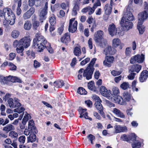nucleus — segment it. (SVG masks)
Segmentation results:
<instances>
[{
    "instance_id": "4be33fe9",
    "label": "nucleus",
    "mask_w": 148,
    "mask_h": 148,
    "mask_svg": "<svg viewBox=\"0 0 148 148\" xmlns=\"http://www.w3.org/2000/svg\"><path fill=\"white\" fill-rule=\"evenodd\" d=\"M112 112L118 117L121 118H125V116L124 114L119 110L116 108H113L111 111Z\"/></svg>"
},
{
    "instance_id": "79ce46f5",
    "label": "nucleus",
    "mask_w": 148,
    "mask_h": 148,
    "mask_svg": "<svg viewBox=\"0 0 148 148\" xmlns=\"http://www.w3.org/2000/svg\"><path fill=\"white\" fill-rule=\"evenodd\" d=\"M69 2H66V3H63L61 5V6L63 10L67 9V12H68L69 10Z\"/></svg>"
},
{
    "instance_id": "e2e57ef3",
    "label": "nucleus",
    "mask_w": 148,
    "mask_h": 148,
    "mask_svg": "<svg viewBox=\"0 0 148 148\" xmlns=\"http://www.w3.org/2000/svg\"><path fill=\"white\" fill-rule=\"evenodd\" d=\"M88 47L90 49H92L93 47V44L92 42V39L90 38L88 41Z\"/></svg>"
},
{
    "instance_id": "aec40b11",
    "label": "nucleus",
    "mask_w": 148,
    "mask_h": 148,
    "mask_svg": "<svg viewBox=\"0 0 148 148\" xmlns=\"http://www.w3.org/2000/svg\"><path fill=\"white\" fill-rule=\"evenodd\" d=\"M116 52V50L110 46H108L104 50L103 53L105 55L110 54L112 55Z\"/></svg>"
},
{
    "instance_id": "ddd939ff",
    "label": "nucleus",
    "mask_w": 148,
    "mask_h": 148,
    "mask_svg": "<svg viewBox=\"0 0 148 148\" xmlns=\"http://www.w3.org/2000/svg\"><path fill=\"white\" fill-rule=\"evenodd\" d=\"M10 94L9 93L7 94L4 97V99L5 101H7L8 105L9 107L11 108H14V99L10 97Z\"/></svg>"
},
{
    "instance_id": "49530a36",
    "label": "nucleus",
    "mask_w": 148,
    "mask_h": 148,
    "mask_svg": "<svg viewBox=\"0 0 148 148\" xmlns=\"http://www.w3.org/2000/svg\"><path fill=\"white\" fill-rule=\"evenodd\" d=\"M74 53L75 56H79L81 53L80 49L78 47H76L74 50Z\"/></svg>"
},
{
    "instance_id": "69168bd1",
    "label": "nucleus",
    "mask_w": 148,
    "mask_h": 148,
    "mask_svg": "<svg viewBox=\"0 0 148 148\" xmlns=\"http://www.w3.org/2000/svg\"><path fill=\"white\" fill-rule=\"evenodd\" d=\"M39 25V22L37 21H34L33 24V26L34 28L35 29H36Z\"/></svg>"
},
{
    "instance_id": "1a4fd4ad",
    "label": "nucleus",
    "mask_w": 148,
    "mask_h": 148,
    "mask_svg": "<svg viewBox=\"0 0 148 148\" xmlns=\"http://www.w3.org/2000/svg\"><path fill=\"white\" fill-rule=\"evenodd\" d=\"M120 24L124 30H127L132 28L133 26L132 23L126 20L124 17L122 18Z\"/></svg>"
},
{
    "instance_id": "72a5a7b5",
    "label": "nucleus",
    "mask_w": 148,
    "mask_h": 148,
    "mask_svg": "<svg viewBox=\"0 0 148 148\" xmlns=\"http://www.w3.org/2000/svg\"><path fill=\"white\" fill-rule=\"evenodd\" d=\"M126 15L123 17H125V20L127 21V20L129 21H132L134 19V17L131 12H127Z\"/></svg>"
},
{
    "instance_id": "a878e982",
    "label": "nucleus",
    "mask_w": 148,
    "mask_h": 148,
    "mask_svg": "<svg viewBox=\"0 0 148 148\" xmlns=\"http://www.w3.org/2000/svg\"><path fill=\"white\" fill-rule=\"evenodd\" d=\"M112 6L108 4H106L104 6V10L105 13L107 15H110L111 13Z\"/></svg>"
},
{
    "instance_id": "8fccbe9b",
    "label": "nucleus",
    "mask_w": 148,
    "mask_h": 148,
    "mask_svg": "<svg viewBox=\"0 0 148 148\" xmlns=\"http://www.w3.org/2000/svg\"><path fill=\"white\" fill-rule=\"evenodd\" d=\"M49 21L51 26H53L56 23V18L54 16H51L49 18Z\"/></svg>"
},
{
    "instance_id": "864d4df0",
    "label": "nucleus",
    "mask_w": 148,
    "mask_h": 148,
    "mask_svg": "<svg viewBox=\"0 0 148 148\" xmlns=\"http://www.w3.org/2000/svg\"><path fill=\"white\" fill-rule=\"evenodd\" d=\"M132 49L131 47H127L125 50V55L127 56H130L131 53Z\"/></svg>"
},
{
    "instance_id": "603ef678",
    "label": "nucleus",
    "mask_w": 148,
    "mask_h": 148,
    "mask_svg": "<svg viewBox=\"0 0 148 148\" xmlns=\"http://www.w3.org/2000/svg\"><path fill=\"white\" fill-rule=\"evenodd\" d=\"M132 1H131V3L129 4L128 6L126 8V12L132 13V12L133 11V7L132 4Z\"/></svg>"
},
{
    "instance_id": "a211bd4d",
    "label": "nucleus",
    "mask_w": 148,
    "mask_h": 148,
    "mask_svg": "<svg viewBox=\"0 0 148 148\" xmlns=\"http://www.w3.org/2000/svg\"><path fill=\"white\" fill-rule=\"evenodd\" d=\"M114 127V132L116 133L126 132L127 130V128L125 126L122 127L120 125H116Z\"/></svg>"
},
{
    "instance_id": "7ed1b4c3",
    "label": "nucleus",
    "mask_w": 148,
    "mask_h": 148,
    "mask_svg": "<svg viewBox=\"0 0 148 148\" xmlns=\"http://www.w3.org/2000/svg\"><path fill=\"white\" fill-rule=\"evenodd\" d=\"M96 58H94L92 59L86 69L84 71L83 73V76L85 77L87 79H89L91 78L94 69L93 68V65L95 63Z\"/></svg>"
},
{
    "instance_id": "9b49d317",
    "label": "nucleus",
    "mask_w": 148,
    "mask_h": 148,
    "mask_svg": "<svg viewBox=\"0 0 148 148\" xmlns=\"http://www.w3.org/2000/svg\"><path fill=\"white\" fill-rule=\"evenodd\" d=\"M138 22L140 23H143V21L148 18V12L146 10H144L143 11L139 13L138 14Z\"/></svg>"
},
{
    "instance_id": "f03ea898",
    "label": "nucleus",
    "mask_w": 148,
    "mask_h": 148,
    "mask_svg": "<svg viewBox=\"0 0 148 148\" xmlns=\"http://www.w3.org/2000/svg\"><path fill=\"white\" fill-rule=\"evenodd\" d=\"M0 16L4 17L10 25H13L15 22V15L10 8H4L2 11H0Z\"/></svg>"
},
{
    "instance_id": "f8f14e48",
    "label": "nucleus",
    "mask_w": 148,
    "mask_h": 148,
    "mask_svg": "<svg viewBox=\"0 0 148 148\" xmlns=\"http://www.w3.org/2000/svg\"><path fill=\"white\" fill-rule=\"evenodd\" d=\"M109 99L112 101L121 105H124L126 103L122 98L119 95H117L116 96H111Z\"/></svg>"
},
{
    "instance_id": "4468645a",
    "label": "nucleus",
    "mask_w": 148,
    "mask_h": 148,
    "mask_svg": "<svg viewBox=\"0 0 148 148\" xmlns=\"http://www.w3.org/2000/svg\"><path fill=\"white\" fill-rule=\"evenodd\" d=\"M4 83H7L9 82H21V81L19 78L16 77H13L11 75L8 76L4 77Z\"/></svg>"
},
{
    "instance_id": "c9c22d12",
    "label": "nucleus",
    "mask_w": 148,
    "mask_h": 148,
    "mask_svg": "<svg viewBox=\"0 0 148 148\" xmlns=\"http://www.w3.org/2000/svg\"><path fill=\"white\" fill-rule=\"evenodd\" d=\"M32 27L31 22L28 21H26L24 25V29L27 30H30Z\"/></svg>"
},
{
    "instance_id": "338daca9",
    "label": "nucleus",
    "mask_w": 148,
    "mask_h": 148,
    "mask_svg": "<svg viewBox=\"0 0 148 148\" xmlns=\"http://www.w3.org/2000/svg\"><path fill=\"white\" fill-rule=\"evenodd\" d=\"M90 60V59L89 58H87L84 60L82 61L80 63L81 65H84L88 62Z\"/></svg>"
},
{
    "instance_id": "9d476101",
    "label": "nucleus",
    "mask_w": 148,
    "mask_h": 148,
    "mask_svg": "<svg viewBox=\"0 0 148 148\" xmlns=\"http://www.w3.org/2000/svg\"><path fill=\"white\" fill-rule=\"evenodd\" d=\"M100 92L102 95L107 97L110 99L111 96H112L110 90H107V88L103 86H101L100 88Z\"/></svg>"
},
{
    "instance_id": "3c124183",
    "label": "nucleus",
    "mask_w": 148,
    "mask_h": 148,
    "mask_svg": "<svg viewBox=\"0 0 148 148\" xmlns=\"http://www.w3.org/2000/svg\"><path fill=\"white\" fill-rule=\"evenodd\" d=\"M9 136L12 138H17L18 136V134L16 132L12 131L9 132Z\"/></svg>"
},
{
    "instance_id": "423d86ee",
    "label": "nucleus",
    "mask_w": 148,
    "mask_h": 148,
    "mask_svg": "<svg viewBox=\"0 0 148 148\" xmlns=\"http://www.w3.org/2000/svg\"><path fill=\"white\" fill-rule=\"evenodd\" d=\"M103 32L101 30L97 31L94 34V39L96 42L100 43L101 45H105L106 43V40L103 38Z\"/></svg>"
},
{
    "instance_id": "052dcab7",
    "label": "nucleus",
    "mask_w": 148,
    "mask_h": 148,
    "mask_svg": "<svg viewBox=\"0 0 148 148\" xmlns=\"http://www.w3.org/2000/svg\"><path fill=\"white\" fill-rule=\"evenodd\" d=\"M121 138L123 141H129V138L125 134H123L121 137Z\"/></svg>"
},
{
    "instance_id": "20e7f679",
    "label": "nucleus",
    "mask_w": 148,
    "mask_h": 148,
    "mask_svg": "<svg viewBox=\"0 0 148 148\" xmlns=\"http://www.w3.org/2000/svg\"><path fill=\"white\" fill-rule=\"evenodd\" d=\"M31 41L29 36H26L20 40L19 41L15 40L13 42V46L14 47L21 46H23V47L27 48L29 46Z\"/></svg>"
},
{
    "instance_id": "a18cd8bd",
    "label": "nucleus",
    "mask_w": 148,
    "mask_h": 148,
    "mask_svg": "<svg viewBox=\"0 0 148 148\" xmlns=\"http://www.w3.org/2000/svg\"><path fill=\"white\" fill-rule=\"evenodd\" d=\"M141 145V143L138 141H136L132 144V148H140Z\"/></svg>"
},
{
    "instance_id": "ea45409f",
    "label": "nucleus",
    "mask_w": 148,
    "mask_h": 148,
    "mask_svg": "<svg viewBox=\"0 0 148 148\" xmlns=\"http://www.w3.org/2000/svg\"><path fill=\"white\" fill-rule=\"evenodd\" d=\"M20 34V32L17 30H13L11 34L12 37L14 38H16L18 37Z\"/></svg>"
},
{
    "instance_id": "bf43d9fd",
    "label": "nucleus",
    "mask_w": 148,
    "mask_h": 148,
    "mask_svg": "<svg viewBox=\"0 0 148 148\" xmlns=\"http://www.w3.org/2000/svg\"><path fill=\"white\" fill-rule=\"evenodd\" d=\"M101 5V3L100 0H97L96 1L94 4L93 8L95 10L98 6H100Z\"/></svg>"
},
{
    "instance_id": "2eb2a0df",
    "label": "nucleus",
    "mask_w": 148,
    "mask_h": 148,
    "mask_svg": "<svg viewBox=\"0 0 148 148\" xmlns=\"http://www.w3.org/2000/svg\"><path fill=\"white\" fill-rule=\"evenodd\" d=\"M108 31L112 36L117 35V29L114 24L112 23L109 25L108 28Z\"/></svg>"
},
{
    "instance_id": "f3484780",
    "label": "nucleus",
    "mask_w": 148,
    "mask_h": 148,
    "mask_svg": "<svg viewBox=\"0 0 148 148\" xmlns=\"http://www.w3.org/2000/svg\"><path fill=\"white\" fill-rule=\"evenodd\" d=\"M114 60V57L111 56H107L105 57V60L103 62V64L108 67L111 66V64L112 63Z\"/></svg>"
},
{
    "instance_id": "e433bc0d",
    "label": "nucleus",
    "mask_w": 148,
    "mask_h": 148,
    "mask_svg": "<svg viewBox=\"0 0 148 148\" xmlns=\"http://www.w3.org/2000/svg\"><path fill=\"white\" fill-rule=\"evenodd\" d=\"M31 118V116L29 114L26 112L24 114L23 118V119L22 123L24 124H26L29 119Z\"/></svg>"
},
{
    "instance_id": "6e6552de",
    "label": "nucleus",
    "mask_w": 148,
    "mask_h": 148,
    "mask_svg": "<svg viewBox=\"0 0 148 148\" xmlns=\"http://www.w3.org/2000/svg\"><path fill=\"white\" fill-rule=\"evenodd\" d=\"M145 56L143 54H137L132 57L130 60V63L133 64L136 62L142 63L144 60Z\"/></svg>"
},
{
    "instance_id": "13d9d810",
    "label": "nucleus",
    "mask_w": 148,
    "mask_h": 148,
    "mask_svg": "<svg viewBox=\"0 0 148 148\" xmlns=\"http://www.w3.org/2000/svg\"><path fill=\"white\" fill-rule=\"evenodd\" d=\"M129 141L131 140L134 141L136 140V136L134 133H132L129 136Z\"/></svg>"
},
{
    "instance_id": "2f4dec72",
    "label": "nucleus",
    "mask_w": 148,
    "mask_h": 148,
    "mask_svg": "<svg viewBox=\"0 0 148 148\" xmlns=\"http://www.w3.org/2000/svg\"><path fill=\"white\" fill-rule=\"evenodd\" d=\"M16 1L17 3V7L16 9V14L17 15H20L21 13V10L20 7L21 6V0H16Z\"/></svg>"
},
{
    "instance_id": "c03bdc74",
    "label": "nucleus",
    "mask_w": 148,
    "mask_h": 148,
    "mask_svg": "<svg viewBox=\"0 0 148 148\" xmlns=\"http://www.w3.org/2000/svg\"><path fill=\"white\" fill-rule=\"evenodd\" d=\"M112 90L113 94L112 96L119 95V93L120 92L119 89L117 87H113L112 88Z\"/></svg>"
},
{
    "instance_id": "bb28decb",
    "label": "nucleus",
    "mask_w": 148,
    "mask_h": 148,
    "mask_svg": "<svg viewBox=\"0 0 148 148\" xmlns=\"http://www.w3.org/2000/svg\"><path fill=\"white\" fill-rule=\"evenodd\" d=\"M79 9V3L76 2L74 4V6L72 10V15L73 16L76 15Z\"/></svg>"
},
{
    "instance_id": "774afa93",
    "label": "nucleus",
    "mask_w": 148,
    "mask_h": 148,
    "mask_svg": "<svg viewBox=\"0 0 148 148\" xmlns=\"http://www.w3.org/2000/svg\"><path fill=\"white\" fill-rule=\"evenodd\" d=\"M111 73L112 75L114 76L119 75L121 73L120 71H116L114 70L112 71Z\"/></svg>"
},
{
    "instance_id": "4d7b16f0",
    "label": "nucleus",
    "mask_w": 148,
    "mask_h": 148,
    "mask_svg": "<svg viewBox=\"0 0 148 148\" xmlns=\"http://www.w3.org/2000/svg\"><path fill=\"white\" fill-rule=\"evenodd\" d=\"M8 66L10 67V70L12 71L16 70V66L13 63L10 62L9 63Z\"/></svg>"
},
{
    "instance_id": "a19ab883",
    "label": "nucleus",
    "mask_w": 148,
    "mask_h": 148,
    "mask_svg": "<svg viewBox=\"0 0 148 148\" xmlns=\"http://www.w3.org/2000/svg\"><path fill=\"white\" fill-rule=\"evenodd\" d=\"M54 86L56 88L61 87L64 85V82L62 80H60L57 82H54Z\"/></svg>"
},
{
    "instance_id": "6ab92c4d",
    "label": "nucleus",
    "mask_w": 148,
    "mask_h": 148,
    "mask_svg": "<svg viewBox=\"0 0 148 148\" xmlns=\"http://www.w3.org/2000/svg\"><path fill=\"white\" fill-rule=\"evenodd\" d=\"M47 13V10L42 8L40 9L39 11V15L40 17V21L41 22H42L46 18V16Z\"/></svg>"
},
{
    "instance_id": "f704fd0d",
    "label": "nucleus",
    "mask_w": 148,
    "mask_h": 148,
    "mask_svg": "<svg viewBox=\"0 0 148 148\" xmlns=\"http://www.w3.org/2000/svg\"><path fill=\"white\" fill-rule=\"evenodd\" d=\"M95 10L92 8H91L90 6H88L85 8L83 9V11L84 12H88V14L89 15L91 14L94 12Z\"/></svg>"
},
{
    "instance_id": "5701e85b",
    "label": "nucleus",
    "mask_w": 148,
    "mask_h": 148,
    "mask_svg": "<svg viewBox=\"0 0 148 148\" xmlns=\"http://www.w3.org/2000/svg\"><path fill=\"white\" fill-rule=\"evenodd\" d=\"M28 128L31 130V132L37 133L38 132L36 127L34 125V121L32 120L29 121Z\"/></svg>"
},
{
    "instance_id": "cd10ccee",
    "label": "nucleus",
    "mask_w": 148,
    "mask_h": 148,
    "mask_svg": "<svg viewBox=\"0 0 148 148\" xmlns=\"http://www.w3.org/2000/svg\"><path fill=\"white\" fill-rule=\"evenodd\" d=\"M142 66L138 64L133 65L132 66L130 69L132 72H136L138 73L141 70Z\"/></svg>"
},
{
    "instance_id": "393cba45",
    "label": "nucleus",
    "mask_w": 148,
    "mask_h": 148,
    "mask_svg": "<svg viewBox=\"0 0 148 148\" xmlns=\"http://www.w3.org/2000/svg\"><path fill=\"white\" fill-rule=\"evenodd\" d=\"M61 41L65 44L69 42L71 40L69 34L68 33H65L63 36L61 38Z\"/></svg>"
},
{
    "instance_id": "58836bf2",
    "label": "nucleus",
    "mask_w": 148,
    "mask_h": 148,
    "mask_svg": "<svg viewBox=\"0 0 148 148\" xmlns=\"http://www.w3.org/2000/svg\"><path fill=\"white\" fill-rule=\"evenodd\" d=\"M143 23H138L137 25V28L140 34H143L145 31V27L143 25H142Z\"/></svg>"
},
{
    "instance_id": "680f3d73",
    "label": "nucleus",
    "mask_w": 148,
    "mask_h": 148,
    "mask_svg": "<svg viewBox=\"0 0 148 148\" xmlns=\"http://www.w3.org/2000/svg\"><path fill=\"white\" fill-rule=\"evenodd\" d=\"M18 141L21 144H23L24 143L25 138L24 136H20L18 139Z\"/></svg>"
},
{
    "instance_id": "c85d7f7f",
    "label": "nucleus",
    "mask_w": 148,
    "mask_h": 148,
    "mask_svg": "<svg viewBox=\"0 0 148 148\" xmlns=\"http://www.w3.org/2000/svg\"><path fill=\"white\" fill-rule=\"evenodd\" d=\"M86 109H81V111L80 112V117L82 118L83 117L85 119H88L90 121L92 120L91 118L89 117L88 116V113L86 112Z\"/></svg>"
},
{
    "instance_id": "de8ad7c7",
    "label": "nucleus",
    "mask_w": 148,
    "mask_h": 148,
    "mask_svg": "<svg viewBox=\"0 0 148 148\" xmlns=\"http://www.w3.org/2000/svg\"><path fill=\"white\" fill-rule=\"evenodd\" d=\"M14 108L20 106H21V104L20 103V101L18 98H14Z\"/></svg>"
},
{
    "instance_id": "7c9ffc66",
    "label": "nucleus",
    "mask_w": 148,
    "mask_h": 148,
    "mask_svg": "<svg viewBox=\"0 0 148 148\" xmlns=\"http://www.w3.org/2000/svg\"><path fill=\"white\" fill-rule=\"evenodd\" d=\"M121 43V41L118 38H114L112 41V45L114 48L117 47Z\"/></svg>"
},
{
    "instance_id": "c756f323",
    "label": "nucleus",
    "mask_w": 148,
    "mask_h": 148,
    "mask_svg": "<svg viewBox=\"0 0 148 148\" xmlns=\"http://www.w3.org/2000/svg\"><path fill=\"white\" fill-rule=\"evenodd\" d=\"M36 133H31L29 136L27 137V143H33L35 141L36 139V136L35 134Z\"/></svg>"
},
{
    "instance_id": "6e6d98bb",
    "label": "nucleus",
    "mask_w": 148,
    "mask_h": 148,
    "mask_svg": "<svg viewBox=\"0 0 148 148\" xmlns=\"http://www.w3.org/2000/svg\"><path fill=\"white\" fill-rule=\"evenodd\" d=\"M25 110V109L23 107H21L20 108H18L14 110V112H17L18 113H21L23 112Z\"/></svg>"
},
{
    "instance_id": "dca6fc26",
    "label": "nucleus",
    "mask_w": 148,
    "mask_h": 148,
    "mask_svg": "<svg viewBox=\"0 0 148 148\" xmlns=\"http://www.w3.org/2000/svg\"><path fill=\"white\" fill-rule=\"evenodd\" d=\"M35 12V8L33 7H31L29 10L24 13L23 15V18L25 20L30 18Z\"/></svg>"
},
{
    "instance_id": "4c0bfd02",
    "label": "nucleus",
    "mask_w": 148,
    "mask_h": 148,
    "mask_svg": "<svg viewBox=\"0 0 148 148\" xmlns=\"http://www.w3.org/2000/svg\"><path fill=\"white\" fill-rule=\"evenodd\" d=\"M130 85L128 82H123L120 86V88L123 90H126L129 88Z\"/></svg>"
},
{
    "instance_id": "37998d69",
    "label": "nucleus",
    "mask_w": 148,
    "mask_h": 148,
    "mask_svg": "<svg viewBox=\"0 0 148 148\" xmlns=\"http://www.w3.org/2000/svg\"><path fill=\"white\" fill-rule=\"evenodd\" d=\"M16 52L18 53H20V55L21 56H23V51L24 50V47L23 46H21L18 47H17L16 49Z\"/></svg>"
},
{
    "instance_id": "09e8293b",
    "label": "nucleus",
    "mask_w": 148,
    "mask_h": 148,
    "mask_svg": "<svg viewBox=\"0 0 148 148\" xmlns=\"http://www.w3.org/2000/svg\"><path fill=\"white\" fill-rule=\"evenodd\" d=\"M77 92L81 95H86L87 93L85 90L82 87L79 88L77 90Z\"/></svg>"
},
{
    "instance_id": "39448f33",
    "label": "nucleus",
    "mask_w": 148,
    "mask_h": 148,
    "mask_svg": "<svg viewBox=\"0 0 148 148\" xmlns=\"http://www.w3.org/2000/svg\"><path fill=\"white\" fill-rule=\"evenodd\" d=\"M92 98L95 101V104L96 108L99 111L101 116L104 118L106 117L103 111V107L101 103V101L99 97L96 95H93L92 97Z\"/></svg>"
},
{
    "instance_id": "5fc2aeb1",
    "label": "nucleus",
    "mask_w": 148,
    "mask_h": 148,
    "mask_svg": "<svg viewBox=\"0 0 148 148\" xmlns=\"http://www.w3.org/2000/svg\"><path fill=\"white\" fill-rule=\"evenodd\" d=\"M94 83L93 82H91L88 83V87L90 90H93L94 89Z\"/></svg>"
},
{
    "instance_id": "f257e3e1",
    "label": "nucleus",
    "mask_w": 148,
    "mask_h": 148,
    "mask_svg": "<svg viewBox=\"0 0 148 148\" xmlns=\"http://www.w3.org/2000/svg\"><path fill=\"white\" fill-rule=\"evenodd\" d=\"M36 38L33 40V47L36 49L38 51L41 52L44 48L43 45L47 43V40L40 34L37 33L35 36Z\"/></svg>"
},
{
    "instance_id": "412c9836",
    "label": "nucleus",
    "mask_w": 148,
    "mask_h": 148,
    "mask_svg": "<svg viewBox=\"0 0 148 148\" xmlns=\"http://www.w3.org/2000/svg\"><path fill=\"white\" fill-rule=\"evenodd\" d=\"M123 97L124 99L125 100L124 101H129L131 100L133 102H135V101L133 99H132V97L130 93L127 91L124 92L123 93Z\"/></svg>"
},
{
    "instance_id": "473e14b6",
    "label": "nucleus",
    "mask_w": 148,
    "mask_h": 148,
    "mask_svg": "<svg viewBox=\"0 0 148 148\" xmlns=\"http://www.w3.org/2000/svg\"><path fill=\"white\" fill-rule=\"evenodd\" d=\"M15 129V127L14 125L11 124H9L4 127L3 129V130L8 133L11 130H13Z\"/></svg>"
},
{
    "instance_id": "b1692460",
    "label": "nucleus",
    "mask_w": 148,
    "mask_h": 148,
    "mask_svg": "<svg viewBox=\"0 0 148 148\" xmlns=\"http://www.w3.org/2000/svg\"><path fill=\"white\" fill-rule=\"evenodd\" d=\"M148 77V71L145 70L141 73L139 77V80L141 82H143L146 80Z\"/></svg>"
},
{
    "instance_id": "0eeeda50",
    "label": "nucleus",
    "mask_w": 148,
    "mask_h": 148,
    "mask_svg": "<svg viewBox=\"0 0 148 148\" xmlns=\"http://www.w3.org/2000/svg\"><path fill=\"white\" fill-rule=\"evenodd\" d=\"M77 22L75 18H72L69 20L68 30L69 32H75L77 29Z\"/></svg>"
},
{
    "instance_id": "0e129e2a",
    "label": "nucleus",
    "mask_w": 148,
    "mask_h": 148,
    "mask_svg": "<svg viewBox=\"0 0 148 148\" xmlns=\"http://www.w3.org/2000/svg\"><path fill=\"white\" fill-rule=\"evenodd\" d=\"M136 73H131L128 76V78L130 80H133L134 79Z\"/></svg>"
}]
</instances>
